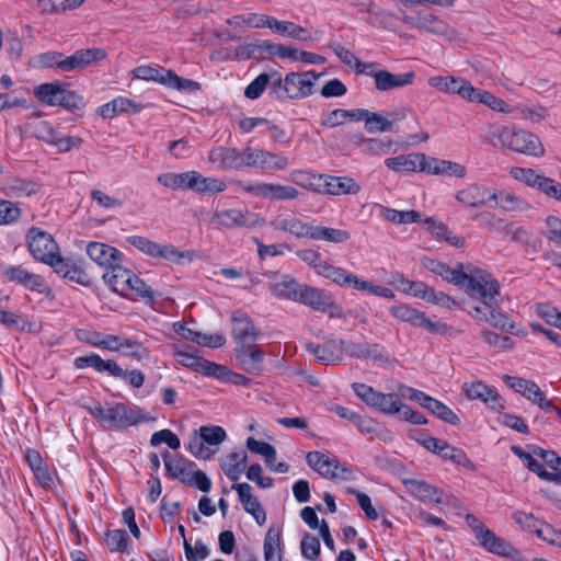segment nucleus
Returning <instances> with one entry per match:
<instances>
[{
  "label": "nucleus",
  "instance_id": "obj_1",
  "mask_svg": "<svg viewBox=\"0 0 561 561\" xmlns=\"http://www.w3.org/2000/svg\"><path fill=\"white\" fill-rule=\"evenodd\" d=\"M458 286L465 288L472 299L479 301L468 310L472 318L503 331H513L514 324L499 308L500 285L490 273L480 268L471 270L466 273V278Z\"/></svg>",
  "mask_w": 561,
  "mask_h": 561
},
{
  "label": "nucleus",
  "instance_id": "obj_2",
  "mask_svg": "<svg viewBox=\"0 0 561 561\" xmlns=\"http://www.w3.org/2000/svg\"><path fill=\"white\" fill-rule=\"evenodd\" d=\"M321 77L313 70L305 72H289L285 78L277 77L272 81L268 90L270 98L277 101L301 100L312 94L316 81Z\"/></svg>",
  "mask_w": 561,
  "mask_h": 561
},
{
  "label": "nucleus",
  "instance_id": "obj_3",
  "mask_svg": "<svg viewBox=\"0 0 561 561\" xmlns=\"http://www.w3.org/2000/svg\"><path fill=\"white\" fill-rule=\"evenodd\" d=\"M502 146L519 153L540 157L545 149L539 138L529 131L516 127H503L492 134Z\"/></svg>",
  "mask_w": 561,
  "mask_h": 561
},
{
  "label": "nucleus",
  "instance_id": "obj_4",
  "mask_svg": "<svg viewBox=\"0 0 561 561\" xmlns=\"http://www.w3.org/2000/svg\"><path fill=\"white\" fill-rule=\"evenodd\" d=\"M91 412L94 417L110 430H123L144 421L140 410L124 403H116L106 408L99 405Z\"/></svg>",
  "mask_w": 561,
  "mask_h": 561
},
{
  "label": "nucleus",
  "instance_id": "obj_5",
  "mask_svg": "<svg viewBox=\"0 0 561 561\" xmlns=\"http://www.w3.org/2000/svg\"><path fill=\"white\" fill-rule=\"evenodd\" d=\"M226 437V431L221 426H202L190 437L188 450L198 459H209L216 453L211 447H217Z\"/></svg>",
  "mask_w": 561,
  "mask_h": 561
},
{
  "label": "nucleus",
  "instance_id": "obj_6",
  "mask_svg": "<svg viewBox=\"0 0 561 561\" xmlns=\"http://www.w3.org/2000/svg\"><path fill=\"white\" fill-rule=\"evenodd\" d=\"M465 519L479 545L486 551L504 557L512 556L515 552L510 542L496 536L477 516L467 514Z\"/></svg>",
  "mask_w": 561,
  "mask_h": 561
},
{
  "label": "nucleus",
  "instance_id": "obj_7",
  "mask_svg": "<svg viewBox=\"0 0 561 561\" xmlns=\"http://www.w3.org/2000/svg\"><path fill=\"white\" fill-rule=\"evenodd\" d=\"M289 164L285 156L259 147L245 146L241 149V169L253 168L263 171L285 170Z\"/></svg>",
  "mask_w": 561,
  "mask_h": 561
},
{
  "label": "nucleus",
  "instance_id": "obj_8",
  "mask_svg": "<svg viewBox=\"0 0 561 561\" xmlns=\"http://www.w3.org/2000/svg\"><path fill=\"white\" fill-rule=\"evenodd\" d=\"M240 192L251 196L270 201H293L299 197V192L291 185L267 182H241L236 181Z\"/></svg>",
  "mask_w": 561,
  "mask_h": 561
},
{
  "label": "nucleus",
  "instance_id": "obj_9",
  "mask_svg": "<svg viewBox=\"0 0 561 561\" xmlns=\"http://www.w3.org/2000/svg\"><path fill=\"white\" fill-rule=\"evenodd\" d=\"M389 311L394 318L403 322H408L413 327L425 329L432 334L444 335L449 331L446 323L433 321L427 318L424 312H421L408 305L392 306Z\"/></svg>",
  "mask_w": 561,
  "mask_h": 561
},
{
  "label": "nucleus",
  "instance_id": "obj_10",
  "mask_svg": "<svg viewBox=\"0 0 561 561\" xmlns=\"http://www.w3.org/2000/svg\"><path fill=\"white\" fill-rule=\"evenodd\" d=\"M126 241L146 255L161 257L172 263H181L187 255L171 244L157 243L142 236H129Z\"/></svg>",
  "mask_w": 561,
  "mask_h": 561
},
{
  "label": "nucleus",
  "instance_id": "obj_11",
  "mask_svg": "<svg viewBox=\"0 0 561 561\" xmlns=\"http://www.w3.org/2000/svg\"><path fill=\"white\" fill-rule=\"evenodd\" d=\"M27 244L33 257L46 264L58 254V245L53 237L38 228L28 230Z\"/></svg>",
  "mask_w": 561,
  "mask_h": 561
},
{
  "label": "nucleus",
  "instance_id": "obj_12",
  "mask_svg": "<svg viewBox=\"0 0 561 561\" xmlns=\"http://www.w3.org/2000/svg\"><path fill=\"white\" fill-rule=\"evenodd\" d=\"M59 276L76 282L83 286H90L92 279L85 271L84 264L79 259L61 257L58 254L48 263Z\"/></svg>",
  "mask_w": 561,
  "mask_h": 561
},
{
  "label": "nucleus",
  "instance_id": "obj_13",
  "mask_svg": "<svg viewBox=\"0 0 561 561\" xmlns=\"http://www.w3.org/2000/svg\"><path fill=\"white\" fill-rule=\"evenodd\" d=\"M343 339L329 336L323 344L308 343L307 350L324 365H335L343 360Z\"/></svg>",
  "mask_w": 561,
  "mask_h": 561
},
{
  "label": "nucleus",
  "instance_id": "obj_14",
  "mask_svg": "<svg viewBox=\"0 0 561 561\" xmlns=\"http://www.w3.org/2000/svg\"><path fill=\"white\" fill-rule=\"evenodd\" d=\"M213 221L226 228L255 227L263 225V219L256 214L236 208L216 211Z\"/></svg>",
  "mask_w": 561,
  "mask_h": 561
},
{
  "label": "nucleus",
  "instance_id": "obj_15",
  "mask_svg": "<svg viewBox=\"0 0 561 561\" xmlns=\"http://www.w3.org/2000/svg\"><path fill=\"white\" fill-rule=\"evenodd\" d=\"M231 333L236 342V347H242L256 342L259 332L249 316L241 311H234L231 317Z\"/></svg>",
  "mask_w": 561,
  "mask_h": 561
},
{
  "label": "nucleus",
  "instance_id": "obj_16",
  "mask_svg": "<svg viewBox=\"0 0 561 561\" xmlns=\"http://www.w3.org/2000/svg\"><path fill=\"white\" fill-rule=\"evenodd\" d=\"M400 20L411 28L434 34H445L447 24L431 12L419 11L415 15L403 13Z\"/></svg>",
  "mask_w": 561,
  "mask_h": 561
},
{
  "label": "nucleus",
  "instance_id": "obj_17",
  "mask_svg": "<svg viewBox=\"0 0 561 561\" xmlns=\"http://www.w3.org/2000/svg\"><path fill=\"white\" fill-rule=\"evenodd\" d=\"M236 357L241 368L251 375H260L264 369V352L259 345L249 344L236 347Z\"/></svg>",
  "mask_w": 561,
  "mask_h": 561
},
{
  "label": "nucleus",
  "instance_id": "obj_18",
  "mask_svg": "<svg viewBox=\"0 0 561 561\" xmlns=\"http://www.w3.org/2000/svg\"><path fill=\"white\" fill-rule=\"evenodd\" d=\"M268 225L275 231L287 232L296 238H308L311 224L302 221L293 214L282 213L271 219Z\"/></svg>",
  "mask_w": 561,
  "mask_h": 561
},
{
  "label": "nucleus",
  "instance_id": "obj_19",
  "mask_svg": "<svg viewBox=\"0 0 561 561\" xmlns=\"http://www.w3.org/2000/svg\"><path fill=\"white\" fill-rule=\"evenodd\" d=\"M103 58H105V51L103 49H80L75 51L71 56H62L61 61L58 62V69L62 71H73L82 69L83 67L102 60Z\"/></svg>",
  "mask_w": 561,
  "mask_h": 561
},
{
  "label": "nucleus",
  "instance_id": "obj_20",
  "mask_svg": "<svg viewBox=\"0 0 561 561\" xmlns=\"http://www.w3.org/2000/svg\"><path fill=\"white\" fill-rule=\"evenodd\" d=\"M297 302L304 304L314 311L327 312L332 307V296L321 288L302 284Z\"/></svg>",
  "mask_w": 561,
  "mask_h": 561
},
{
  "label": "nucleus",
  "instance_id": "obj_21",
  "mask_svg": "<svg viewBox=\"0 0 561 561\" xmlns=\"http://www.w3.org/2000/svg\"><path fill=\"white\" fill-rule=\"evenodd\" d=\"M208 161L224 171L240 170L241 150L231 147H217L208 152Z\"/></svg>",
  "mask_w": 561,
  "mask_h": 561
},
{
  "label": "nucleus",
  "instance_id": "obj_22",
  "mask_svg": "<svg viewBox=\"0 0 561 561\" xmlns=\"http://www.w3.org/2000/svg\"><path fill=\"white\" fill-rule=\"evenodd\" d=\"M373 78L378 91H389L410 85L415 78V73L413 71H409L394 75L388 70H377L373 73Z\"/></svg>",
  "mask_w": 561,
  "mask_h": 561
},
{
  "label": "nucleus",
  "instance_id": "obj_23",
  "mask_svg": "<svg viewBox=\"0 0 561 561\" xmlns=\"http://www.w3.org/2000/svg\"><path fill=\"white\" fill-rule=\"evenodd\" d=\"M87 254L98 265L104 266L107 270L116 263H121V252L105 243L90 242L87 245Z\"/></svg>",
  "mask_w": 561,
  "mask_h": 561
},
{
  "label": "nucleus",
  "instance_id": "obj_24",
  "mask_svg": "<svg viewBox=\"0 0 561 561\" xmlns=\"http://www.w3.org/2000/svg\"><path fill=\"white\" fill-rule=\"evenodd\" d=\"M2 275L8 282L21 284L26 288L37 293L44 291V282L42 277L28 272L22 266L5 267L2 272Z\"/></svg>",
  "mask_w": 561,
  "mask_h": 561
},
{
  "label": "nucleus",
  "instance_id": "obj_25",
  "mask_svg": "<svg viewBox=\"0 0 561 561\" xmlns=\"http://www.w3.org/2000/svg\"><path fill=\"white\" fill-rule=\"evenodd\" d=\"M360 186L348 176H331L323 174V182L320 194L327 195H346L357 194Z\"/></svg>",
  "mask_w": 561,
  "mask_h": 561
},
{
  "label": "nucleus",
  "instance_id": "obj_26",
  "mask_svg": "<svg viewBox=\"0 0 561 561\" xmlns=\"http://www.w3.org/2000/svg\"><path fill=\"white\" fill-rule=\"evenodd\" d=\"M238 493L239 501L242 503L247 513L251 514L259 525L266 520V514L259 500L252 495V488L249 483H239L232 486Z\"/></svg>",
  "mask_w": 561,
  "mask_h": 561
},
{
  "label": "nucleus",
  "instance_id": "obj_27",
  "mask_svg": "<svg viewBox=\"0 0 561 561\" xmlns=\"http://www.w3.org/2000/svg\"><path fill=\"white\" fill-rule=\"evenodd\" d=\"M162 457L165 470L172 479H178L184 484L191 482L190 476L195 468L194 462L182 457H175L169 451H165Z\"/></svg>",
  "mask_w": 561,
  "mask_h": 561
},
{
  "label": "nucleus",
  "instance_id": "obj_28",
  "mask_svg": "<svg viewBox=\"0 0 561 561\" xmlns=\"http://www.w3.org/2000/svg\"><path fill=\"white\" fill-rule=\"evenodd\" d=\"M421 264L427 271L442 276L445 280L457 286L461 285L466 278V272L462 271V266H459L458 268H451L447 264L430 257H422Z\"/></svg>",
  "mask_w": 561,
  "mask_h": 561
},
{
  "label": "nucleus",
  "instance_id": "obj_29",
  "mask_svg": "<svg viewBox=\"0 0 561 561\" xmlns=\"http://www.w3.org/2000/svg\"><path fill=\"white\" fill-rule=\"evenodd\" d=\"M425 154H400L385 160V164L396 172H423Z\"/></svg>",
  "mask_w": 561,
  "mask_h": 561
},
{
  "label": "nucleus",
  "instance_id": "obj_30",
  "mask_svg": "<svg viewBox=\"0 0 561 561\" xmlns=\"http://www.w3.org/2000/svg\"><path fill=\"white\" fill-rule=\"evenodd\" d=\"M307 463L324 478L334 479L335 469H340V462L336 458H331L320 451H310L306 456Z\"/></svg>",
  "mask_w": 561,
  "mask_h": 561
},
{
  "label": "nucleus",
  "instance_id": "obj_31",
  "mask_svg": "<svg viewBox=\"0 0 561 561\" xmlns=\"http://www.w3.org/2000/svg\"><path fill=\"white\" fill-rule=\"evenodd\" d=\"M490 194L488 187L479 184H470L457 193L456 199L470 207H480L489 204Z\"/></svg>",
  "mask_w": 561,
  "mask_h": 561
},
{
  "label": "nucleus",
  "instance_id": "obj_32",
  "mask_svg": "<svg viewBox=\"0 0 561 561\" xmlns=\"http://www.w3.org/2000/svg\"><path fill=\"white\" fill-rule=\"evenodd\" d=\"M270 30L282 36L294 38L304 43L313 41L305 27L291 21H279L272 16Z\"/></svg>",
  "mask_w": 561,
  "mask_h": 561
},
{
  "label": "nucleus",
  "instance_id": "obj_33",
  "mask_svg": "<svg viewBox=\"0 0 561 561\" xmlns=\"http://www.w3.org/2000/svg\"><path fill=\"white\" fill-rule=\"evenodd\" d=\"M73 364L77 369L92 367L99 373L107 371L111 376L122 375V368L117 365L115 360H104L98 354L94 353L77 357Z\"/></svg>",
  "mask_w": 561,
  "mask_h": 561
},
{
  "label": "nucleus",
  "instance_id": "obj_34",
  "mask_svg": "<svg viewBox=\"0 0 561 561\" xmlns=\"http://www.w3.org/2000/svg\"><path fill=\"white\" fill-rule=\"evenodd\" d=\"M423 172L434 175H454L457 178H463L466 175L465 167L457 162L435 158L427 159L426 157Z\"/></svg>",
  "mask_w": 561,
  "mask_h": 561
},
{
  "label": "nucleus",
  "instance_id": "obj_35",
  "mask_svg": "<svg viewBox=\"0 0 561 561\" xmlns=\"http://www.w3.org/2000/svg\"><path fill=\"white\" fill-rule=\"evenodd\" d=\"M130 274L131 271L121 266V263H116L104 273L103 279L114 293L127 296L126 284L130 279Z\"/></svg>",
  "mask_w": 561,
  "mask_h": 561
},
{
  "label": "nucleus",
  "instance_id": "obj_36",
  "mask_svg": "<svg viewBox=\"0 0 561 561\" xmlns=\"http://www.w3.org/2000/svg\"><path fill=\"white\" fill-rule=\"evenodd\" d=\"M350 238L351 234L347 230L313 225H310L308 234V239L328 241L332 243H343Z\"/></svg>",
  "mask_w": 561,
  "mask_h": 561
},
{
  "label": "nucleus",
  "instance_id": "obj_37",
  "mask_svg": "<svg viewBox=\"0 0 561 561\" xmlns=\"http://www.w3.org/2000/svg\"><path fill=\"white\" fill-rule=\"evenodd\" d=\"M489 199L495 202L505 211H525L530 208L529 204L513 193L501 191L493 192L489 195Z\"/></svg>",
  "mask_w": 561,
  "mask_h": 561
},
{
  "label": "nucleus",
  "instance_id": "obj_38",
  "mask_svg": "<svg viewBox=\"0 0 561 561\" xmlns=\"http://www.w3.org/2000/svg\"><path fill=\"white\" fill-rule=\"evenodd\" d=\"M363 110L364 108H355V110H343L335 108L328 113L323 118L321 124L327 127H336L344 124L347 121H363Z\"/></svg>",
  "mask_w": 561,
  "mask_h": 561
},
{
  "label": "nucleus",
  "instance_id": "obj_39",
  "mask_svg": "<svg viewBox=\"0 0 561 561\" xmlns=\"http://www.w3.org/2000/svg\"><path fill=\"white\" fill-rule=\"evenodd\" d=\"M194 179V171L182 173H162L158 176L157 181L171 190H192Z\"/></svg>",
  "mask_w": 561,
  "mask_h": 561
},
{
  "label": "nucleus",
  "instance_id": "obj_40",
  "mask_svg": "<svg viewBox=\"0 0 561 561\" xmlns=\"http://www.w3.org/2000/svg\"><path fill=\"white\" fill-rule=\"evenodd\" d=\"M192 191L199 194L213 195L226 191V183L217 178H205L201 173L194 171Z\"/></svg>",
  "mask_w": 561,
  "mask_h": 561
},
{
  "label": "nucleus",
  "instance_id": "obj_41",
  "mask_svg": "<svg viewBox=\"0 0 561 561\" xmlns=\"http://www.w3.org/2000/svg\"><path fill=\"white\" fill-rule=\"evenodd\" d=\"M247 454L243 450L230 453L222 461L221 468L225 474L232 481L239 480L245 469Z\"/></svg>",
  "mask_w": 561,
  "mask_h": 561
},
{
  "label": "nucleus",
  "instance_id": "obj_42",
  "mask_svg": "<svg viewBox=\"0 0 561 561\" xmlns=\"http://www.w3.org/2000/svg\"><path fill=\"white\" fill-rule=\"evenodd\" d=\"M302 284L290 277H284L271 285L272 294L280 299L298 300V293Z\"/></svg>",
  "mask_w": 561,
  "mask_h": 561
},
{
  "label": "nucleus",
  "instance_id": "obj_43",
  "mask_svg": "<svg viewBox=\"0 0 561 561\" xmlns=\"http://www.w3.org/2000/svg\"><path fill=\"white\" fill-rule=\"evenodd\" d=\"M335 56L351 68H355L356 72H366V68H374L373 62H362L351 50L342 46L340 43L333 42L329 45Z\"/></svg>",
  "mask_w": 561,
  "mask_h": 561
},
{
  "label": "nucleus",
  "instance_id": "obj_44",
  "mask_svg": "<svg viewBox=\"0 0 561 561\" xmlns=\"http://www.w3.org/2000/svg\"><path fill=\"white\" fill-rule=\"evenodd\" d=\"M282 540L280 531L277 528L271 527L265 534L264 538V560L265 561H282Z\"/></svg>",
  "mask_w": 561,
  "mask_h": 561
},
{
  "label": "nucleus",
  "instance_id": "obj_45",
  "mask_svg": "<svg viewBox=\"0 0 561 561\" xmlns=\"http://www.w3.org/2000/svg\"><path fill=\"white\" fill-rule=\"evenodd\" d=\"M291 181L313 193H321V186L323 182V174L312 173L304 170H294L290 173Z\"/></svg>",
  "mask_w": 561,
  "mask_h": 561
},
{
  "label": "nucleus",
  "instance_id": "obj_46",
  "mask_svg": "<svg viewBox=\"0 0 561 561\" xmlns=\"http://www.w3.org/2000/svg\"><path fill=\"white\" fill-rule=\"evenodd\" d=\"M316 273L343 287H347L352 276L351 272L346 271L345 268L334 266L327 261L318 265V271Z\"/></svg>",
  "mask_w": 561,
  "mask_h": 561
},
{
  "label": "nucleus",
  "instance_id": "obj_47",
  "mask_svg": "<svg viewBox=\"0 0 561 561\" xmlns=\"http://www.w3.org/2000/svg\"><path fill=\"white\" fill-rule=\"evenodd\" d=\"M64 87L57 83H42L34 90L35 96L49 106H58Z\"/></svg>",
  "mask_w": 561,
  "mask_h": 561
},
{
  "label": "nucleus",
  "instance_id": "obj_48",
  "mask_svg": "<svg viewBox=\"0 0 561 561\" xmlns=\"http://www.w3.org/2000/svg\"><path fill=\"white\" fill-rule=\"evenodd\" d=\"M363 121L365 122V128L369 134L390 131L393 127V123L387 117L379 113L369 112L363 110Z\"/></svg>",
  "mask_w": 561,
  "mask_h": 561
},
{
  "label": "nucleus",
  "instance_id": "obj_49",
  "mask_svg": "<svg viewBox=\"0 0 561 561\" xmlns=\"http://www.w3.org/2000/svg\"><path fill=\"white\" fill-rule=\"evenodd\" d=\"M277 77V72L273 73H260L244 90L245 98L250 100L259 99L265 89L272 88V81Z\"/></svg>",
  "mask_w": 561,
  "mask_h": 561
},
{
  "label": "nucleus",
  "instance_id": "obj_50",
  "mask_svg": "<svg viewBox=\"0 0 561 561\" xmlns=\"http://www.w3.org/2000/svg\"><path fill=\"white\" fill-rule=\"evenodd\" d=\"M405 485L416 495L419 499L423 501H435L440 502V491L435 486L420 480H408L405 481Z\"/></svg>",
  "mask_w": 561,
  "mask_h": 561
},
{
  "label": "nucleus",
  "instance_id": "obj_51",
  "mask_svg": "<svg viewBox=\"0 0 561 561\" xmlns=\"http://www.w3.org/2000/svg\"><path fill=\"white\" fill-rule=\"evenodd\" d=\"M261 48L268 53L271 56L278 57L280 59H290L298 61L300 50L290 45L274 44L265 41L262 43Z\"/></svg>",
  "mask_w": 561,
  "mask_h": 561
},
{
  "label": "nucleus",
  "instance_id": "obj_52",
  "mask_svg": "<svg viewBox=\"0 0 561 561\" xmlns=\"http://www.w3.org/2000/svg\"><path fill=\"white\" fill-rule=\"evenodd\" d=\"M271 15L259 14V13H249L244 15L234 16L229 23L236 25H245L248 27L254 28H270L271 25Z\"/></svg>",
  "mask_w": 561,
  "mask_h": 561
},
{
  "label": "nucleus",
  "instance_id": "obj_53",
  "mask_svg": "<svg viewBox=\"0 0 561 561\" xmlns=\"http://www.w3.org/2000/svg\"><path fill=\"white\" fill-rule=\"evenodd\" d=\"M127 296L135 295L137 297H140L142 299L153 301L154 295L151 288L141 279L139 278L134 272L130 274V279H128L127 284Z\"/></svg>",
  "mask_w": 561,
  "mask_h": 561
},
{
  "label": "nucleus",
  "instance_id": "obj_54",
  "mask_svg": "<svg viewBox=\"0 0 561 561\" xmlns=\"http://www.w3.org/2000/svg\"><path fill=\"white\" fill-rule=\"evenodd\" d=\"M501 234L508 238L512 242L527 245L530 242L531 233L522 226H517L513 222H505L504 229Z\"/></svg>",
  "mask_w": 561,
  "mask_h": 561
},
{
  "label": "nucleus",
  "instance_id": "obj_55",
  "mask_svg": "<svg viewBox=\"0 0 561 561\" xmlns=\"http://www.w3.org/2000/svg\"><path fill=\"white\" fill-rule=\"evenodd\" d=\"M426 410H428L431 413H433L440 420H443L451 425H458L460 423L459 417L453 412L451 409H449L443 402H440L434 398L427 405Z\"/></svg>",
  "mask_w": 561,
  "mask_h": 561
},
{
  "label": "nucleus",
  "instance_id": "obj_56",
  "mask_svg": "<svg viewBox=\"0 0 561 561\" xmlns=\"http://www.w3.org/2000/svg\"><path fill=\"white\" fill-rule=\"evenodd\" d=\"M461 78L435 76L428 79V84L440 92L458 94Z\"/></svg>",
  "mask_w": 561,
  "mask_h": 561
},
{
  "label": "nucleus",
  "instance_id": "obj_57",
  "mask_svg": "<svg viewBox=\"0 0 561 561\" xmlns=\"http://www.w3.org/2000/svg\"><path fill=\"white\" fill-rule=\"evenodd\" d=\"M353 423L357 426L362 434L369 435L371 438L375 436H380L381 433L386 432L378 422L359 414H357Z\"/></svg>",
  "mask_w": 561,
  "mask_h": 561
},
{
  "label": "nucleus",
  "instance_id": "obj_58",
  "mask_svg": "<svg viewBox=\"0 0 561 561\" xmlns=\"http://www.w3.org/2000/svg\"><path fill=\"white\" fill-rule=\"evenodd\" d=\"M352 389L364 403H366L368 407L373 409L376 405V402L381 393L375 390L373 387L360 382H354L352 385Z\"/></svg>",
  "mask_w": 561,
  "mask_h": 561
},
{
  "label": "nucleus",
  "instance_id": "obj_59",
  "mask_svg": "<svg viewBox=\"0 0 561 561\" xmlns=\"http://www.w3.org/2000/svg\"><path fill=\"white\" fill-rule=\"evenodd\" d=\"M174 358L180 365L191 368L196 373H201L204 358L196 353L179 350L174 353Z\"/></svg>",
  "mask_w": 561,
  "mask_h": 561
},
{
  "label": "nucleus",
  "instance_id": "obj_60",
  "mask_svg": "<svg viewBox=\"0 0 561 561\" xmlns=\"http://www.w3.org/2000/svg\"><path fill=\"white\" fill-rule=\"evenodd\" d=\"M119 352L125 356L133 357L138 360L148 357L147 348L144 347L140 342L131 339H124L122 341V348Z\"/></svg>",
  "mask_w": 561,
  "mask_h": 561
},
{
  "label": "nucleus",
  "instance_id": "obj_61",
  "mask_svg": "<svg viewBox=\"0 0 561 561\" xmlns=\"http://www.w3.org/2000/svg\"><path fill=\"white\" fill-rule=\"evenodd\" d=\"M400 408V400L394 393H380L374 409L385 414H396Z\"/></svg>",
  "mask_w": 561,
  "mask_h": 561
},
{
  "label": "nucleus",
  "instance_id": "obj_62",
  "mask_svg": "<svg viewBox=\"0 0 561 561\" xmlns=\"http://www.w3.org/2000/svg\"><path fill=\"white\" fill-rule=\"evenodd\" d=\"M344 354H347L351 357L365 359L374 356V350H371V347L366 343H356L344 340L343 355Z\"/></svg>",
  "mask_w": 561,
  "mask_h": 561
},
{
  "label": "nucleus",
  "instance_id": "obj_63",
  "mask_svg": "<svg viewBox=\"0 0 561 561\" xmlns=\"http://www.w3.org/2000/svg\"><path fill=\"white\" fill-rule=\"evenodd\" d=\"M128 535L123 529H114L107 533L106 543L112 551H128Z\"/></svg>",
  "mask_w": 561,
  "mask_h": 561
},
{
  "label": "nucleus",
  "instance_id": "obj_64",
  "mask_svg": "<svg viewBox=\"0 0 561 561\" xmlns=\"http://www.w3.org/2000/svg\"><path fill=\"white\" fill-rule=\"evenodd\" d=\"M478 400H481L489 409L494 412H500L505 408V400L499 394V392L491 387H485V391Z\"/></svg>",
  "mask_w": 561,
  "mask_h": 561
}]
</instances>
